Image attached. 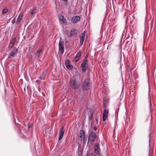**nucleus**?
I'll return each mask as SVG.
<instances>
[{"label": "nucleus", "mask_w": 156, "mask_h": 156, "mask_svg": "<svg viewBox=\"0 0 156 156\" xmlns=\"http://www.w3.org/2000/svg\"><path fill=\"white\" fill-rule=\"evenodd\" d=\"M69 85L70 87L74 89H78L80 85L76 81L74 78H71L69 81Z\"/></svg>", "instance_id": "nucleus-1"}, {"label": "nucleus", "mask_w": 156, "mask_h": 156, "mask_svg": "<svg viewBox=\"0 0 156 156\" xmlns=\"http://www.w3.org/2000/svg\"><path fill=\"white\" fill-rule=\"evenodd\" d=\"M98 139V137L96 136V133L92 131L89 134L88 140L87 142V145L89 144V142L92 143Z\"/></svg>", "instance_id": "nucleus-2"}, {"label": "nucleus", "mask_w": 156, "mask_h": 156, "mask_svg": "<svg viewBox=\"0 0 156 156\" xmlns=\"http://www.w3.org/2000/svg\"><path fill=\"white\" fill-rule=\"evenodd\" d=\"M79 139L81 142L83 143V144H85L87 140L85 138V133L84 131L80 130L78 135Z\"/></svg>", "instance_id": "nucleus-3"}, {"label": "nucleus", "mask_w": 156, "mask_h": 156, "mask_svg": "<svg viewBox=\"0 0 156 156\" xmlns=\"http://www.w3.org/2000/svg\"><path fill=\"white\" fill-rule=\"evenodd\" d=\"M90 80L87 79L85 80L83 83L82 87L83 90H87L90 89Z\"/></svg>", "instance_id": "nucleus-4"}, {"label": "nucleus", "mask_w": 156, "mask_h": 156, "mask_svg": "<svg viewBox=\"0 0 156 156\" xmlns=\"http://www.w3.org/2000/svg\"><path fill=\"white\" fill-rule=\"evenodd\" d=\"M109 113V109L107 108L104 104V111L103 113L102 120L105 121L107 118L108 117V114Z\"/></svg>", "instance_id": "nucleus-5"}, {"label": "nucleus", "mask_w": 156, "mask_h": 156, "mask_svg": "<svg viewBox=\"0 0 156 156\" xmlns=\"http://www.w3.org/2000/svg\"><path fill=\"white\" fill-rule=\"evenodd\" d=\"M88 66L87 60V58L85 59L81 65V70L83 73L85 72L87 69V66Z\"/></svg>", "instance_id": "nucleus-6"}, {"label": "nucleus", "mask_w": 156, "mask_h": 156, "mask_svg": "<svg viewBox=\"0 0 156 156\" xmlns=\"http://www.w3.org/2000/svg\"><path fill=\"white\" fill-rule=\"evenodd\" d=\"M18 51V49L14 48V49L11 51L9 55L8 56V58H10L11 57H14L17 53Z\"/></svg>", "instance_id": "nucleus-7"}, {"label": "nucleus", "mask_w": 156, "mask_h": 156, "mask_svg": "<svg viewBox=\"0 0 156 156\" xmlns=\"http://www.w3.org/2000/svg\"><path fill=\"white\" fill-rule=\"evenodd\" d=\"M59 50L60 53L63 54L64 51V42L63 41H61L60 40L58 43Z\"/></svg>", "instance_id": "nucleus-8"}, {"label": "nucleus", "mask_w": 156, "mask_h": 156, "mask_svg": "<svg viewBox=\"0 0 156 156\" xmlns=\"http://www.w3.org/2000/svg\"><path fill=\"white\" fill-rule=\"evenodd\" d=\"M65 65L66 68L69 70H71L73 68V66L70 64L69 59H66L65 61Z\"/></svg>", "instance_id": "nucleus-9"}, {"label": "nucleus", "mask_w": 156, "mask_h": 156, "mask_svg": "<svg viewBox=\"0 0 156 156\" xmlns=\"http://www.w3.org/2000/svg\"><path fill=\"white\" fill-rule=\"evenodd\" d=\"M80 17L79 16H73L71 20L72 23H77L80 20Z\"/></svg>", "instance_id": "nucleus-10"}, {"label": "nucleus", "mask_w": 156, "mask_h": 156, "mask_svg": "<svg viewBox=\"0 0 156 156\" xmlns=\"http://www.w3.org/2000/svg\"><path fill=\"white\" fill-rule=\"evenodd\" d=\"M81 51H79L78 52L74 58V62H77L80 60L81 57Z\"/></svg>", "instance_id": "nucleus-11"}, {"label": "nucleus", "mask_w": 156, "mask_h": 156, "mask_svg": "<svg viewBox=\"0 0 156 156\" xmlns=\"http://www.w3.org/2000/svg\"><path fill=\"white\" fill-rule=\"evenodd\" d=\"M85 32L84 31L81 34V36L80 37V45L82 46L83 43V41L84 40L85 37Z\"/></svg>", "instance_id": "nucleus-12"}, {"label": "nucleus", "mask_w": 156, "mask_h": 156, "mask_svg": "<svg viewBox=\"0 0 156 156\" xmlns=\"http://www.w3.org/2000/svg\"><path fill=\"white\" fill-rule=\"evenodd\" d=\"M100 149L99 144L98 143H96L94 146V151L96 154H99Z\"/></svg>", "instance_id": "nucleus-13"}, {"label": "nucleus", "mask_w": 156, "mask_h": 156, "mask_svg": "<svg viewBox=\"0 0 156 156\" xmlns=\"http://www.w3.org/2000/svg\"><path fill=\"white\" fill-rule=\"evenodd\" d=\"M64 127H63L60 130L59 132V140H61L63 138L65 131L64 130Z\"/></svg>", "instance_id": "nucleus-14"}, {"label": "nucleus", "mask_w": 156, "mask_h": 156, "mask_svg": "<svg viewBox=\"0 0 156 156\" xmlns=\"http://www.w3.org/2000/svg\"><path fill=\"white\" fill-rule=\"evenodd\" d=\"M23 13H20L19 15L18 18L17 19L16 23L17 24H19L20 22H21L22 19L23 17Z\"/></svg>", "instance_id": "nucleus-15"}, {"label": "nucleus", "mask_w": 156, "mask_h": 156, "mask_svg": "<svg viewBox=\"0 0 156 156\" xmlns=\"http://www.w3.org/2000/svg\"><path fill=\"white\" fill-rule=\"evenodd\" d=\"M59 20L61 21L63 24H66L67 23L66 20L63 16L60 15L59 16Z\"/></svg>", "instance_id": "nucleus-16"}, {"label": "nucleus", "mask_w": 156, "mask_h": 156, "mask_svg": "<svg viewBox=\"0 0 156 156\" xmlns=\"http://www.w3.org/2000/svg\"><path fill=\"white\" fill-rule=\"evenodd\" d=\"M43 52L42 49H39L36 53L35 54V58L39 57L40 55V54Z\"/></svg>", "instance_id": "nucleus-17"}, {"label": "nucleus", "mask_w": 156, "mask_h": 156, "mask_svg": "<svg viewBox=\"0 0 156 156\" xmlns=\"http://www.w3.org/2000/svg\"><path fill=\"white\" fill-rule=\"evenodd\" d=\"M77 33V30L75 29H72L70 31V34L72 36H75L76 35Z\"/></svg>", "instance_id": "nucleus-18"}, {"label": "nucleus", "mask_w": 156, "mask_h": 156, "mask_svg": "<svg viewBox=\"0 0 156 156\" xmlns=\"http://www.w3.org/2000/svg\"><path fill=\"white\" fill-rule=\"evenodd\" d=\"M93 111L91 110H90V112L89 114H88V116H89V118L90 120H91L93 116Z\"/></svg>", "instance_id": "nucleus-19"}, {"label": "nucleus", "mask_w": 156, "mask_h": 156, "mask_svg": "<svg viewBox=\"0 0 156 156\" xmlns=\"http://www.w3.org/2000/svg\"><path fill=\"white\" fill-rule=\"evenodd\" d=\"M16 38L14 37L10 41V44H13L14 45L15 43V41L16 40Z\"/></svg>", "instance_id": "nucleus-20"}, {"label": "nucleus", "mask_w": 156, "mask_h": 156, "mask_svg": "<svg viewBox=\"0 0 156 156\" xmlns=\"http://www.w3.org/2000/svg\"><path fill=\"white\" fill-rule=\"evenodd\" d=\"M8 11V9L6 8L3 9L2 10V14L3 15L5 14Z\"/></svg>", "instance_id": "nucleus-21"}, {"label": "nucleus", "mask_w": 156, "mask_h": 156, "mask_svg": "<svg viewBox=\"0 0 156 156\" xmlns=\"http://www.w3.org/2000/svg\"><path fill=\"white\" fill-rule=\"evenodd\" d=\"M37 12V9H36L34 8L33 9L31 12V14L32 15H33L35 13Z\"/></svg>", "instance_id": "nucleus-22"}, {"label": "nucleus", "mask_w": 156, "mask_h": 156, "mask_svg": "<svg viewBox=\"0 0 156 156\" xmlns=\"http://www.w3.org/2000/svg\"><path fill=\"white\" fill-rule=\"evenodd\" d=\"M14 46V45H13V44H10V43H9V44L8 48L9 50H10Z\"/></svg>", "instance_id": "nucleus-23"}, {"label": "nucleus", "mask_w": 156, "mask_h": 156, "mask_svg": "<svg viewBox=\"0 0 156 156\" xmlns=\"http://www.w3.org/2000/svg\"><path fill=\"white\" fill-rule=\"evenodd\" d=\"M86 156H96L94 154L92 153H87L86 155Z\"/></svg>", "instance_id": "nucleus-24"}, {"label": "nucleus", "mask_w": 156, "mask_h": 156, "mask_svg": "<svg viewBox=\"0 0 156 156\" xmlns=\"http://www.w3.org/2000/svg\"><path fill=\"white\" fill-rule=\"evenodd\" d=\"M15 17L12 20V24H14L15 22Z\"/></svg>", "instance_id": "nucleus-25"}, {"label": "nucleus", "mask_w": 156, "mask_h": 156, "mask_svg": "<svg viewBox=\"0 0 156 156\" xmlns=\"http://www.w3.org/2000/svg\"><path fill=\"white\" fill-rule=\"evenodd\" d=\"M62 0L66 3V5L67 4L68 0Z\"/></svg>", "instance_id": "nucleus-26"}, {"label": "nucleus", "mask_w": 156, "mask_h": 156, "mask_svg": "<svg viewBox=\"0 0 156 156\" xmlns=\"http://www.w3.org/2000/svg\"><path fill=\"white\" fill-rule=\"evenodd\" d=\"M94 131H96L97 130V127H94Z\"/></svg>", "instance_id": "nucleus-27"}, {"label": "nucleus", "mask_w": 156, "mask_h": 156, "mask_svg": "<svg viewBox=\"0 0 156 156\" xmlns=\"http://www.w3.org/2000/svg\"><path fill=\"white\" fill-rule=\"evenodd\" d=\"M115 1H116V0H115Z\"/></svg>", "instance_id": "nucleus-28"}]
</instances>
